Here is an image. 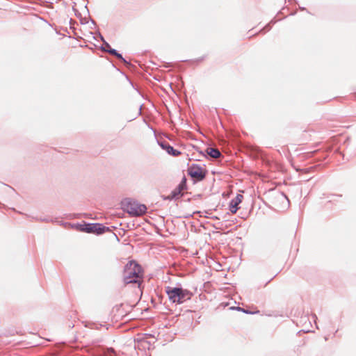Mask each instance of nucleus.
Instances as JSON below:
<instances>
[{
  "instance_id": "f257e3e1",
  "label": "nucleus",
  "mask_w": 356,
  "mask_h": 356,
  "mask_svg": "<svg viewBox=\"0 0 356 356\" xmlns=\"http://www.w3.org/2000/svg\"><path fill=\"white\" fill-rule=\"evenodd\" d=\"M143 271L140 266L135 261H129L124 267L123 273L124 282L127 284L137 283L140 285L143 281Z\"/></svg>"
},
{
  "instance_id": "f03ea898",
  "label": "nucleus",
  "mask_w": 356,
  "mask_h": 356,
  "mask_svg": "<svg viewBox=\"0 0 356 356\" xmlns=\"http://www.w3.org/2000/svg\"><path fill=\"white\" fill-rule=\"evenodd\" d=\"M165 293L168 295L169 300L172 303L180 305L191 300L193 293L188 289L181 287L166 286Z\"/></svg>"
},
{
  "instance_id": "7ed1b4c3",
  "label": "nucleus",
  "mask_w": 356,
  "mask_h": 356,
  "mask_svg": "<svg viewBox=\"0 0 356 356\" xmlns=\"http://www.w3.org/2000/svg\"><path fill=\"white\" fill-rule=\"evenodd\" d=\"M124 209L127 211L132 216H141L147 211V207L145 204H141L134 201H129L124 204Z\"/></svg>"
},
{
  "instance_id": "20e7f679",
  "label": "nucleus",
  "mask_w": 356,
  "mask_h": 356,
  "mask_svg": "<svg viewBox=\"0 0 356 356\" xmlns=\"http://www.w3.org/2000/svg\"><path fill=\"white\" fill-rule=\"evenodd\" d=\"M76 228L78 231L87 232V233H94V234H102L105 232V227L102 226L100 224L95 223V224H79L76 226Z\"/></svg>"
},
{
  "instance_id": "39448f33",
  "label": "nucleus",
  "mask_w": 356,
  "mask_h": 356,
  "mask_svg": "<svg viewBox=\"0 0 356 356\" xmlns=\"http://www.w3.org/2000/svg\"><path fill=\"white\" fill-rule=\"evenodd\" d=\"M188 173L191 177L201 181L205 178L207 171L197 164H193L188 168Z\"/></svg>"
},
{
  "instance_id": "423d86ee",
  "label": "nucleus",
  "mask_w": 356,
  "mask_h": 356,
  "mask_svg": "<svg viewBox=\"0 0 356 356\" xmlns=\"http://www.w3.org/2000/svg\"><path fill=\"white\" fill-rule=\"evenodd\" d=\"M186 178L184 177L177 187L175 188L168 197H165V200H172L180 198L184 194L183 191L186 190Z\"/></svg>"
},
{
  "instance_id": "0eeeda50",
  "label": "nucleus",
  "mask_w": 356,
  "mask_h": 356,
  "mask_svg": "<svg viewBox=\"0 0 356 356\" xmlns=\"http://www.w3.org/2000/svg\"><path fill=\"white\" fill-rule=\"evenodd\" d=\"M243 196L238 194L229 203V211L232 213H236L238 209V204L243 201Z\"/></svg>"
},
{
  "instance_id": "6e6552de",
  "label": "nucleus",
  "mask_w": 356,
  "mask_h": 356,
  "mask_svg": "<svg viewBox=\"0 0 356 356\" xmlns=\"http://www.w3.org/2000/svg\"><path fill=\"white\" fill-rule=\"evenodd\" d=\"M160 145L162 147L163 149H165L167 152L172 156H179L181 152H179L177 149H175L172 147L168 144H165L163 143H160Z\"/></svg>"
},
{
  "instance_id": "1a4fd4ad",
  "label": "nucleus",
  "mask_w": 356,
  "mask_h": 356,
  "mask_svg": "<svg viewBox=\"0 0 356 356\" xmlns=\"http://www.w3.org/2000/svg\"><path fill=\"white\" fill-rule=\"evenodd\" d=\"M205 152L208 155L214 159L220 157L221 154L218 149L213 147H207Z\"/></svg>"
},
{
  "instance_id": "9d476101",
  "label": "nucleus",
  "mask_w": 356,
  "mask_h": 356,
  "mask_svg": "<svg viewBox=\"0 0 356 356\" xmlns=\"http://www.w3.org/2000/svg\"><path fill=\"white\" fill-rule=\"evenodd\" d=\"M106 356H115V352L113 348H108L105 353Z\"/></svg>"
},
{
  "instance_id": "9b49d317",
  "label": "nucleus",
  "mask_w": 356,
  "mask_h": 356,
  "mask_svg": "<svg viewBox=\"0 0 356 356\" xmlns=\"http://www.w3.org/2000/svg\"><path fill=\"white\" fill-rule=\"evenodd\" d=\"M239 309H241V308H239ZM241 310L246 314H258L259 312L258 310L254 312H249V310H245L243 309H241Z\"/></svg>"
},
{
  "instance_id": "f8f14e48",
  "label": "nucleus",
  "mask_w": 356,
  "mask_h": 356,
  "mask_svg": "<svg viewBox=\"0 0 356 356\" xmlns=\"http://www.w3.org/2000/svg\"><path fill=\"white\" fill-rule=\"evenodd\" d=\"M109 52H110L111 54H113V55H115V54H117V53H118V52L116 51V50H115V49L109 50Z\"/></svg>"
},
{
  "instance_id": "ddd939ff",
  "label": "nucleus",
  "mask_w": 356,
  "mask_h": 356,
  "mask_svg": "<svg viewBox=\"0 0 356 356\" xmlns=\"http://www.w3.org/2000/svg\"><path fill=\"white\" fill-rule=\"evenodd\" d=\"M115 56L118 58L123 59L122 55L118 53H117V54H115Z\"/></svg>"
}]
</instances>
